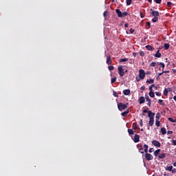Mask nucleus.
<instances>
[{
  "instance_id": "nucleus-1",
  "label": "nucleus",
  "mask_w": 176,
  "mask_h": 176,
  "mask_svg": "<svg viewBox=\"0 0 176 176\" xmlns=\"http://www.w3.org/2000/svg\"><path fill=\"white\" fill-rule=\"evenodd\" d=\"M148 117L149 118L148 125L152 127L155 123V113L152 111H148Z\"/></svg>"
},
{
  "instance_id": "nucleus-2",
  "label": "nucleus",
  "mask_w": 176,
  "mask_h": 176,
  "mask_svg": "<svg viewBox=\"0 0 176 176\" xmlns=\"http://www.w3.org/2000/svg\"><path fill=\"white\" fill-rule=\"evenodd\" d=\"M116 13L118 14V17H126V16H129V12L126 11L124 12L123 13L119 9L116 10Z\"/></svg>"
},
{
  "instance_id": "nucleus-3",
  "label": "nucleus",
  "mask_w": 176,
  "mask_h": 176,
  "mask_svg": "<svg viewBox=\"0 0 176 176\" xmlns=\"http://www.w3.org/2000/svg\"><path fill=\"white\" fill-rule=\"evenodd\" d=\"M128 107L129 103L123 104L122 102H120L118 104V108L120 111H124V109H127Z\"/></svg>"
},
{
  "instance_id": "nucleus-4",
  "label": "nucleus",
  "mask_w": 176,
  "mask_h": 176,
  "mask_svg": "<svg viewBox=\"0 0 176 176\" xmlns=\"http://www.w3.org/2000/svg\"><path fill=\"white\" fill-rule=\"evenodd\" d=\"M150 10H151L150 14H152L153 17H159L160 16L159 11H155L152 8Z\"/></svg>"
},
{
  "instance_id": "nucleus-5",
  "label": "nucleus",
  "mask_w": 176,
  "mask_h": 176,
  "mask_svg": "<svg viewBox=\"0 0 176 176\" xmlns=\"http://www.w3.org/2000/svg\"><path fill=\"white\" fill-rule=\"evenodd\" d=\"M118 74L120 76H124V69H123V67H122V65L118 67Z\"/></svg>"
},
{
  "instance_id": "nucleus-6",
  "label": "nucleus",
  "mask_w": 176,
  "mask_h": 176,
  "mask_svg": "<svg viewBox=\"0 0 176 176\" xmlns=\"http://www.w3.org/2000/svg\"><path fill=\"white\" fill-rule=\"evenodd\" d=\"M139 76L140 79H144L145 78V71L142 69L139 70Z\"/></svg>"
},
{
  "instance_id": "nucleus-7",
  "label": "nucleus",
  "mask_w": 176,
  "mask_h": 176,
  "mask_svg": "<svg viewBox=\"0 0 176 176\" xmlns=\"http://www.w3.org/2000/svg\"><path fill=\"white\" fill-rule=\"evenodd\" d=\"M145 159L148 161L153 160V155H152L151 153H146Z\"/></svg>"
},
{
  "instance_id": "nucleus-8",
  "label": "nucleus",
  "mask_w": 176,
  "mask_h": 176,
  "mask_svg": "<svg viewBox=\"0 0 176 176\" xmlns=\"http://www.w3.org/2000/svg\"><path fill=\"white\" fill-rule=\"evenodd\" d=\"M152 144H153V145H154V146H157V148H160V146H162L160 142H159L157 140H153Z\"/></svg>"
},
{
  "instance_id": "nucleus-9",
  "label": "nucleus",
  "mask_w": 176,
  "mask_h": 176,
  "mask_svg": "<svg viewBox=\"0 0 176 176\" xmlns=\"http://www.w3.org/2000/svg\"><path fill=\"white\" fill-rule=\"evenodd\" d=\"M107 65H111L112 64V59L111 58V56H108L107 57V61H106Z\"/></svg>"
},
{
  "instance_id": "nucleus-10",
  "label": "nucleus",
  "mask_w": 176,
  "mask_h": 176,
  "mask_svg": "<svg viewBox=\"0 0 176 176\" xmlns=\"http://www.w3.org/2000/svg\"><path fill=\"white\" fill-rule=\"evenodd\" d=\"M134 142H140V135L135 134L133 138Z\"/></svg>"
},
{
  "instance_id": "nucleus-11",
  "label": "nucleus",
  "mask_w": 176,
  "mask_h": 176,
  "mask_svg": "<svg viewBox=\"0 0 176 176\" xmlns=\"http://www.w3.org/2000/svg\"><path fill=\"white\" fill-rule=\"evenodd\" d=\"M154 56L157 58H160L162 57V53H160V50H157V52L154 54Z\"/></svg>"
},
{
  "instance_id": "nucleus-12",
  "label": "nucleus",
  "mask_w": 176,
  "mask_h": 176,
  "mask_svg": "<svg viewBox=\"0 0 176 176\" xmlns=\"http://www.w3.org/2000/svg\"><path fill=\"white\" fill-rule=\"evenodd\" d=\"M146 101L147 102V105L148 107H151V104L152 102V100L149 99V96H146Z\"/></svg>"
},
{
  "instance_id": "nucleus-13",
  "label": "nucleus",
  "mask_w": 176,
  "mask_h": 176,
  "mask_svg": "<svg viewBox=\"0 0 176 176\" xmlns=\"http://www.w3.org/2000/svg\"><path fill=\"white\" fill-rule=\"evenodd\" d=\"M122 93L124 96H129L131 93V91H130V89H124Z\"/></svg>"
},
{
  "instance_id": "nucleus-14",
  "label": "nucleus",
  "mask_w": 176,
  "mask_h": 176,
  "mask_svg": "<svg viewBox=\"0 0 176 176\" xmlns=\"http://www.w3.org/2000/svg\"><path fill=\"white\" fill-rule=\"evenodd\" d=\"M146 49L151 52H153V50H155V47H153L152 45H146Z\"/></svg>"
},
{
  "instance_id": "nucleus-15",
  "label": "nucleus",
  "mask_w": 176,
  "mask_h": 176,
  "mask_svg": "<svg viewBox=\"0 0 176 176\" xmlns=\"http://www.w3.org/2000/svg\"><path fill=\"white\" fill-rule=\"evenodd\" d=\"M138 101L140 104H144V102H145V98L144 96H141Z\"/></svg>"
},
{
  "instance_id": "nucleus-16",
  "label": "nucleus",
  "mask_w": 176,
  "mask_h": 176,
  "mask_svg": "<svg viewBox=\"0 0 176 176\" xmlns=\"http://www.w3.org/2000/svg\"><path fill=\"white\" fill-rule=\"evenodd\" d=\"M129 109H127L126 111L122 112V113H121V115H122V116H123L124 118H126V116L127 115H129Z\"/></svg>"
},
{
  "instance_id": "nucleus-17",
  "label": "nucleus",
  "mask_w": 176,
  "mask_h": 176,
  "mask_svg": "<svg viewBox=\"0 0 176 176\" xmlns=\"http://www.w3.org/2000/svg\"><path fill=\"white\" fill-rule=\"evenodd\" d=\"M161 133L162 135H164V134H167V129H166V128H162Z\"/></svg>"
},
{
  "instance_id": "nucleus-18",
  "label": "nucleus",
  "mask_w": 176,
  "mask_h": 176,
  "mask_svg": "<svg viewBox=\"0 0 176 176\" xmlns=\"http://www.w3.org/2000/svg\"><path fill=\"white\" fill-rule=\"evenodd\" d=\"M164 47L165 50H168L170 49V44L169 43H164Z\"/></svg>"
},
{
  "instance_id": "nucleus-19",
  "label": "nucleus",
  "mask_w": 176,
  "mask_h": 176,
  "mask_svg": "<svg viewBox=\"0 0 176 176\" xmlns=\"http://www.w3.org/2000/svg\"><path fill=\"white\" fill-rule=\"evenodd\" d=\"M158 104H160V105H162V107H166V104L163 102V100L162 99L158 100Z\"/></svg>"
},
{
  "instance_id": "nucleus-20",
  "label": "nucleus",
  "mask_w": 176,
  "mask_h": 176,
  "mask_svg": "<svg viewBox=\"0 0 176 176\" xmlns=\"http://www.w3.org/2000/svg\"><path fill=\"white\" fill-rule=\"evenodd\" d=\"M133 130H137V129H138V124H137V122L133 124Z\"/></svg>"
},
{
  "instance_id": "nucleus-21",
  "label": "nucleus",
  "mask_w": 176,
  "mask_h": 176,
  "mask_svg": "<svg viewBox=\"0 0 176 176\" xmlns=\"http://www.w3.org/2000/svg\"><path fill=\"white\" fill-rule=\"evenodd\" d=\"M158 20H159L158 16H154V18L152 19L153 23H157Z\"/></svg>"
},
{
  "instance_id": "nucleus-22",
  "label": "nucleus",
  "mask_w": 176,
  "mask_h": 176,
  "mask_svg": "<svg viewBox=\"0 0 176 176\" xmlns=\"http://www.w3.org/2000/svg\"><path fill=\"white\" fill-rule=\"evenodd\" d=\"M128 133L130 135H133L134 134V131L131 129H128Z\"/></svg>"
},
{
  "instance_id": "nucleus-23",
  "label": "nucleus",
  "mask_w": 176,
  "mask_h": 176,
  "mask_svg": "<svg viewBox=\"0 0 176 176\" xmlns=\"http://www.w3.org/2000/svg\"><path fill=\"white\" fill-rule=\"evenodd\" d=\"M159 159H164V157H166V153H162V154H160L159 156H158Z\"/></svg>"
},
{
  "instance_id": "nucleus-24",
  "label": "nucleus",
  "mask_w": 176,
  "mask_h": 176,
  "mask_svg": "<svg viewBox=\"0 0 176 176\" xmlns=\"http://www.w3.org/2000/svg\"><path fill=\"white\" fill-rule=\"evenodd\" d=\"M132 2H133V0H126V6H130V5H131Z\"/></svg>"
},
{
  "instance_id": "nucleus-25",
  "label": "nucleus",
  "mask_w": 176,
  "mask_h": 176,
  "mask_svg": "<svg viewBox=\"0 0 176 176\" xmlns=\"http://www.w3.org/2000/svg\"><path fill=\"white\" fill-rule=\"evenodd\" d=\"M157 64H159L160 65H161V67H162V71L164 69V67H166V65H164V63H162V62H160V63H157Z\"/></svg>"
},
{
  "instance_id": "nucleus-26",
  "label": "nucleus",
  "mask_w": 176,
  "mask_h": 176,
  "mask_svg": "<svg viewBox=\"0 0 176 176\" xmlns=\"http://www.w3.org/2000/svg\"><path fill=\"white\" fill-rule=\"evenodd\" d=\"M160 153V149H157L154 152V156H157Z\"/></svg>"
},
{
  "instance_id": "nucleus-27",
  "label": "nucleus",
  "mask_w": 176,
  "mask_h": 176,
  "mask_svg": "<svg viewBox=\"0 0 176 176\" xmlns=\"http://www.w3.org/2000/svg\"><path fill=\"white\" fill-rule=\"evenodd\" d=\"M155 125L157 127H160V121L159 120H155Z\"/></svg>"
},
{
  "instance_id": "nucleus-28",
  "label": "nucleus",
  "mask_w": 176,
  "mask_h": 176,
  "mask_svg": "<svg viewBox=\"0 0 176 176\" xmlns=\"http://www.w3.org/2000/svg\"><path fill=\"white\" fill-rule=\"evenodd\" d=\"M126 61H129V58H124L120 60V63H124Z\"/></svg>"
},
{
  "instance_id": "nucleus-29",
  "label": "nucleus",
  "mask_w": 176,
  "mask_h": 176,
  "mask_svg": "<svg viewBox=\"0 0 176 176\" xmlns=\"http://www.w3.org/2000/svg\"><path fill=\"white\" fill-rule=\"evenodd\" d=\"M166 171H173V166H167Z\"/></svg>"
},
{
  "instance_id": "nucleus-30",
  "label": "nucleus",
  "mask_w": 176,
  "mask_h": 176,
  "mask_svg": "<svg viewBox=\"0 0 176 176\" xmlns=\"http://www.w3.org/2000/svg\"><path fill=\"white\" fill-rule=\"evenodd\" d=\"M144 148L145 153H148V144H144Z\"/></svg>"
},
{
  "instance_id": "nucleus-31",
  "label": "nucleus",
  "mask_w": 176,
  "mask_h": 176,
  "mask_svg": "<svg viewBox=\"0 0 176 176\" xmlns=\"http://www.w3.org/2000/svg\"><path fill=\"white\" fill-rule=\"evenodd\" d=\"M149 96L153 98V97H155V92L153 91H151L149 92Z\"/></svg>"
},
{
  "instance_id": "nucleus-32",
  "label": "nucleus",
  "mask_w": 176,
  "mask_h": 176,
  "mask_svg": "<svg viewBox=\"0 0 176 176\" xmlns=\"http://www.w3.org/2000/svg\"><path fill=\"white\" fill-rule=\"evenodd\" d=\"M164 95L168 96V89H167V88H165V89L164 90Z\"/></svg>"
},
{
  "instance_id": "nucleus-33",
  "label": "nucleus",
  "mask_w": 176,
  "mask_h": 176,
  "mask_svg": "<svg viewBox=\"0 0 176 176\" xmlns=\"http://www.w3.org/2000/svg\"><path fill=\"white\" fill-rule=\"evenodd\" d=\"M155 82L154 79H149V80H146V83H153Z\"/></svg>"
},
{
  "instance_id": "nucleus-34",
  "label": "nucleus",
  "mask_w": 176,
  "mask_h": 176,
  "mask_svg": "<svg viewBox=\"0 0 176 176\" xmlns=\"http://www.w3.org/2000/svg\"><path fill=\"white\" fill-rule=\"evenodd\" d=\"M144 150V148L142 147V146H140L139 148V151L140 152V153H142V155H144V151H142Z\"/></svg>"
},
{
  "instance_id": "nucleus-35",
  "label": "nucleus",
  "mask_w": 176,
  "mask_h": 176,
  "mask_svg": "<svg viewBox=\"0 0 176 176\" xmlns=\"http://www.w3.org/2000/svg\"><path fill=\"white\" fill-rule=\"evenodd\" d=\"M140 56H141L142 57H144V56H145V52H144V51H140L139 52Z\"/></svg>"
},
{
  "instance_id": "nucleus-36",
  "label": "nucleus",
  "mask_w": 176,
  "mask_h": 176,
  "mask_svg": "<svg viewBox=\"0 0 176 176\" xmlns=\"http://www.w3.org/2000/svg\"><path fill=\"white\" fill-rule=\"evenodd\" d=\"M168 120H169V122H172V123H175V120L173 119V118H168Z\"/></svg>"
},
{
  "instance_id": "nucleus-37",
  "label": "nucleus",
  "mask_w": 176,
  "mask_h": 176,
  "mask_svg": "<svg viewBox=\"0 0 176 176\" xmlns=\"http://www.w3.org/2000/svg\"><path fill=\"white\" fill-rule=\"evenodd\" d=\"M160 119V113H157L156 117H155V120H159Z\"/></svg>"
},
{
  "instance_id": "nucleus-38",
  "label": "nucleus",
  "mask_w": 176,
  "mask_h": 176,
  "mask_svg": "<svg viewBox=\"0 0 176 176\" xmlns=\"http://www.w3.org/2000/svg\"><path fill=\"white\" fill-rule=\"evenodd\" d=\"M108 68L109 71H113V69H115V67L113 66H109Z\"/></svg>"
},
{
  "instance_id": "nucleus-39",
  "label": "nucleus",
  "mask_w": 176,
  "mask_h": 176,
  "mask_svg": "<svg viewBox=\"0 0 176 176\" xmlns=\"http://www.w3.org/2000/svg\"><path fill=\"white\" fill-rule=\"evenodd\" d=\"M148 112H149V109L148 108L143 110V113H148Z\"/></svg>"
},
{
  "instance_id": "nucleus-40",
  "label": "nucleus",
  "mask_w": 176,
  "mask_h": 176,
  "mask_svg": "<svg viewBox=\"0 0 176 176\" xmlns=\"http://www.w3.org/2000/svg\"><path fill=\"white\" fill-rule=\"evenodd\" d=\"M104 17H107L108 16V11H104L103 13Z\"/></svg>"
},
{
  "instance_id": "nucleus-41",
  "label": "nucleus",
  "mask_w": 176,
  "mask_h": 176,
  "mask_svg": "<svg viewBox=\"0 0 176 176\" xmlns=\"http://www.w3.org/2000/svg\"><path fill=\"white\" fill-rule=\"evenodd\" d=\"M155 96H157V97H162V93H160V92H155Z\"/></svg>"
},
{
  "instance_id": "nucleus-42",
  "label": "nucleus",
  "mask_w": 176,
  "mask_h": 176,
  "mask_svg": "<svg viewBox=\"0 0 176 176\" xmlns=\"http://www.w3.org/2000/svg\"><path fill=\"white\" fill-rule=\"evenodd\" d=\"M150 67H156V63L155 62H152L150 65Z\"/></svg>"
},
{
  "instance_id": "nucleus-43",
  "label": "nucleus",
  "mask_w": 176,
  "mask_h": 176,
  "mask_svg": "<svg viewBox=\"0 0 176 176\" xmlns=\"http://www.w3.org/2000/svg\"><path fill=\"white\" fill-rule=\"evenodd\" d=\"M116 77L112 78H111V83H115V82H116Z\"/></svg>"
},
{
  "instance_id": "nucleus-44",
  "label": "nucleus",
  "mask_w": 176,
  "mask_h": 176,
  "mask_svg": "<svg viewBox=\"0 0 176 176\" xmlns=\"http://www.w3.org/2000/svg\"><path fill=\"white\" fill-rule=\"evenodd\" d=\"M113 96H114V97H118V92L113 91Z\"/></svg>"
},
{
  "instance_id": "nucleus-45",
  "label": "nucleus",
  "mask_w": 176,
  "mask_h": 176,
  "mask_svg": "<svg viewBox=\"0 0 176 176\" xmlns=\"http://www.w3.org/2000/svg\"><path fill=\"white\" fill-rule=\"evenodd\" d=\"M171 5H173V3H171V1L167 2V6H168V8H171Z\"/></svg>"
},
{
  "instance_id": "nucleus-46",
  "label": "nucleus",
  "mask_w": 176,
  "mask_h": 176,
  "mask_svg": "<svg viewBox=\"0 0 176 176\" xmlns=\"http://www.w3.org/2000/svg\"><path fill=\"white\" fill-rule=\"evenodd\" d=\"M154 2H155V3H162V0H154Z\"/></svg>"
},
{
  "instance_id": "nucleus-47",
  "label": "nucleus",
  "mask_w": 176,
  "mask_h": 176,
  "mask_svg": "<svg viewBox=\"0 0 176 176\" xmlns=\"http://www.w3.org/2000/svg\"><path fill=\"white\" fill-rule=\"evenodd\" d=\"M146 25H147V27H148V28H151V22H146Z\"/></svg>"
},
{
  "instance_id": "nucleus-48",
  "label": "nucleus",
  "mask_w": 176,
  "mask_h": 176,
  "mask_svg": "<svg viewBox=\"0 0 176 176\" xmlns=\"http://www.w3.org/2000/svg\"><path fill=\"white\" fill-rule=\"evenodd\" d=\"M171 142H172V144H173V145L176 146V140H173L171 141Z\"/></svg>"
},
{
  "instance_id": "nucleus-49",
  "label": "nucleus",
  "mask_w": 176,
  "mask_h": 176,
  "mask_svg": "<svg viewBox=\"0 0 176 176\" xmlns=\"http://www.w3.org/2000/svg\"><path fill=\"white\" fill-rule=\"evenodd\" d=\"M162 74H170V71H168V70L163 71L162 70Z\"/></svg>"
},
{
  "instance_id": "nucleus-50",
  "label": "nucleus",
  "mask_w": 176,
  "mask_h": 176,
  "mask_svg": "<svg viewBox=\"0 0 176 176\" xmlns=\"http://www.w3.org/2000/svg\"><path fill=\"white\" fill-rule=\"evenodd\" d=\"M153 148H149V150H148V152L150 153H152V152H153Z\"/></svg>"
},
{
  "instance_id": "nucleus-51",
  "label": "nucleus",
  "mask_w": 176,
  "mask_h": 176,
  "mask_svg": "<svg viewBox=\"0 0 176 176\" xmlns=\"http://www.w3.org/2000/svg\"><path fill=\"white\" fill-rule=\"evenodd\" d=\"M136 80L137 82H140V80H141V77H136Z\"/></svg>"
},
{
  "instance_id": "nucleus-52",
  "label": "nucleus",
  "mask_w": 176,
  "mask_h": 176,
  "mask_svg": "<svg viewBox=\"0 0 176 176\" xmlns=\"http://www.w3.org/2000/svg\"><path fill=\"white\" fill-rule=\"evenodd\" d=\"M134 32V29L131 28L130 29V34H133Z\"/></svg>"
},
{
  "instance_id": "nucleus-53",
  "label": "nucleus",
  "mask_w": 176,
  "mask_h": 176,
  "mask_svg": "<svg viewBox=\"0 0 176 176\" xmlns=\"http://www.w3.org/2000/svg\"><path fill=\"white\" fill-rule=\"evenodd\" d=\"M141 19H144V14H142V12H140V13Z\"/></svg>"
},
{
  "instance_id": "nucleus-54",
  "label": "nucleus",
  "mask_w": 176,
  "mask_h": 176,
  "mask_svg": "<svg viewBox=\"0 0 176 176\" xmlns=\"http://www.w3.org/2000/svg\"><path fill=\"white\" fill-rule=\"evenodd\" d=\"M167 134H173V131H168Z\"/></svg>"
},
{
  "instance_id": "nucleus-55",
  "label": "nucleus",
  "mask_w": 176,
  "mask_h": 176,
  "mask_svg": "<svg viewBox=\"0 0 176 176\" xmlns=\"http://www.w3.org/2000/svg\"><path fill=\"white\" fill-rule=\"evenodd\" d=\"M140 126H143L142 119H140Z\"/></svg>"
},
{
  "instance_id": "nucleus-56",
  "label": "nucleus",
  "mask_w": 176,
  "mask_h": 176,
  "mask_svg": "<svg viewBox=\"0 0 176 176\" xmlns=\"http://www.w3.org/2000/svg\"><path fill=\"white\" fill-rule=\"evenodd\" d=\"M140 89H141L142 90H145V86H142V87H140Z\"/></svg>"
},
{
  "instance_id": "nucleus-57",
  "label": "nucleus",
  "mask_w": 176,
  "mask_h": 176,
  "mask_svg": "<svg viewBox=\"0 0 176 176\" xmlns=\"http://www.w3.org/2000/svg\"><path fill=\"white\" fill-rule=\"evenodd\" d=\"M124 27H125V28H127L129 27V23H125Z\"/></svg>"
},
{
  "instance_id": "nucleus-58",
  "label": "nucleus",
  "mask_w": 176,
  "mask_h": 176,
  "mask_svg": "<svg viewBox=\"0 0 176 176\" xmlns=\"http://www.w3.org/2000/svg\"><path fill=\"white\" fill-rule=\"evenodd\" d=\"M149 90H150V91H153V89L152 88V87H149Z\"/></svg>"
},
{
  "instance_id": "nucleus-59",
  "label": "nucleus",
  "mask_w": 176,
  "mask_h": 176,
  "mask_svg": "<svg viewBox=\"0 0 176 176\" xmlns=\"http://www.w3.org/2000/svg\"><path fill=\"white\" fill-rule=\"evenodd\" d=\"M172 71H173V74H176V69H173Z\"/></svg>"
},
{
  "instance_id": "nucleus-60",
  "label": "nucleus",
  "mask_w": 176,
  "mask_h": 176,
  "mask_svg": "<svg viewBox=\"0 0 176 176\" xmlns=\"http://www.w3.org/2000/svg\"><path fill=\"white\" fill-rule=\"evenodd\" d=\"M164 73L162 72V73H158V76H162V75Z\"/></svg>"
},
{
  "instance_id": "nucleus-61",
  "label": "nucleus",
  "mask_w": 176,
  "mask_h": 176,
  "mask_svg": "<svg viewBox=\"0 0 176 176\" xmlns=\"http://www.w3.org/2000/svg\"><path fill=\"white\" fill-rule=\"evenodd\" d=\"M172 67H173V68H175V67H176V66H175V63H173V64H172Z\"/></svg>"
},
{
  "instance_id": "nucleus-62",
  "label": "nucleus",
  "mask_w": 176,
  "mask_h": 176,
  "mask_svg": "<svg viewBox=\"0 0 176 176\" xmlns=\"http://www.w3.org/2000/svg\"><path fill=\"white\" fill-rule=\"evenodd\" d=\"M133 57H136L137 54L135 52H133Z\"/></svg>"
},
{
  "instance_id": "nucleus-63",
  "label": "nucleus",
  "mask_w": 176,
  "mask_h": 176,
  "mask_svg": "<svg viewBox=\"0 0 176 176\" xmlns=\"http://www.w3.org/2000/svg\"><path fill=\"white\" fill-rule=\"evenodd\" d=\"M171 171H172V173H175V169H173V170L172 169Z\"/></svg>"
},
{
  "instance_id": "nucleus-64",
  "label": "nucleus",
  "mask_w": 176,
  "mask_h": 176,
  "mask_svg": "<svg viewBox=\"0 0 176 176\" xmlns=\"http://www.w3.org/2000/svg\"><path fill=\"white\" fill-rule=\"evenodd\" d=\"M174 167H176V162L173 163Z\"/></svg>"
}]
</instances>
